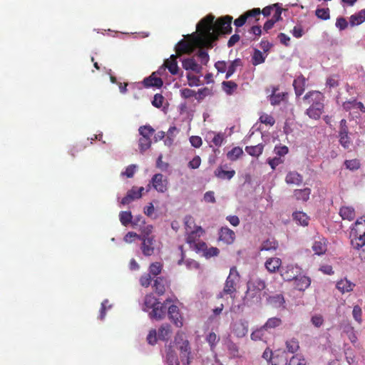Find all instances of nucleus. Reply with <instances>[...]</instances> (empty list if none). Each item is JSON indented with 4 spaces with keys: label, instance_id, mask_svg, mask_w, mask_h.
Here are the masks:
<instances>
[{
    "label": "nucleus",
    "instance_id": "obj_1",
    "mask_svg": "<svg viewBox=\"0 0 365 365\" xmlns=\"http://www.w3.org/2000/svg\"><path fill=\"white\" fill-rule=\"evenodd\" d=\"M215 16L212 14L203 18L197 24V30L200 36L196 39V45L202 48H211L219 34H228L232 31V17L225 16L214 22Z\"/></svg>",
    "mask_w": 365,
    "mask_h": 365
},
{
    "label": "nucleus",
    "instance_id": "obj_2",
    "mask_svg": "<svg viewBox=\"0 0 365 365\" xmlns=\"http://www.w3.org/2000/svg\"><path fill=\"white\" fill-rule=\"evenodd\" d=\"M324 96L322 93L312 91L306 93L303 97L304 101L310 104L305 113L312 119L318 120L324 111Z\"/></svg>",
    "mask_w": 365,
    "mask_h": 365
},
{
    "label": "nucleus",
    "instance_id": "obj_3",
    "mask_svg": "<svg viewBox=\"0 0 365 365\" xmlns=\"http://www.w3.org/2000/svg\"><path fill=\"white\" fill-rule=\"evenodd\" d=\"M167 299L164 303L158 302L157 299L153 294H148L145 297L143 310L148 312L150 319H161L166 314Z\"/></svg>",
    "mask_w": 365,
    "mask_h": 365
},
{
    "label": "nucleus",
    "instance_id": "obj_4",
    "mask_svg": "<svg viewBox=\"0 0 365 365\" xmlns=\"http://www.w3.org/2000/svg\"><path fill=\"white\" fill-rule=\"evenodd\" d=\"M351 235L355 237V240H351L354 248L359 250L365 245V217L356 220L351 230Z\"/></svg>",
    "mask_w": 365,
    "mask_h": 365
},
{
    "label": "nucleus",
    "instance_id": "obj_5",
    "mask_svg": "<svg viewBox=\"0 0 365 365\" xmlns=\"http://www.w3.org/2000/svg\"><path fill=\"white\" fill-rule=\"evenodd\" d=\"M240 280V275L236 269L233 267L230 268V274L227 277L225 286L222 292L218 295L219 297H222L223 294H232L236 292V285Z\"/></svg>",
    "mask_w": 365,
    "mask_h": 365
},
{
    "label": "nucleus",
    "instance_id": "obj_6",
    "mask_svg": "<svg viewBox=\"0 0 365 365\" xmlns=\"http://www.w3.org/2000/svg\"><path fill=\"white\" fill-rule=\"evenodd\" d=\"M175 341L176 342L178 349L180 351L181 361L184 365L190 364V346L187 339H184L182 334H177Z\"/></svg>",
    "mask_w": 365,
    "mask_h": 365
},
{
    "label": "nucleus",
    "instance_id": "obj_7",
    "mask_svg": "<svg viewBox=\"0 0 365 365\" xmlns=\"http://www.w3.org/2000/svg\"><path fill=\"white\" fill-rule=\"evenodd\" d=\"M139 240L142 241L140 250L143 255L150 257L155 254L156 250V240L154 236H145L141 235Z\"/></svg>",
    "mask_w": 365,
    "mask_h": 365
},
{
    "label": "nucleus",
    "instance_id": "obj_8",
    "mask_svg": "<svg viewBox=\"0 0 365 365\" xmlns=\"http://www.w3.org/2000/svg\"><path fill=\"white\" fill-rule=\"evenodd\" d=\"M168 180L161 173L155 174L150 180L149 185L158 192L164 193L168 189Z\"/></svg>",
    "mask_w": 365,
    "mask_h": 365
},
{
    "label": "nucleus",
    "instance_id": "obj_9",
    "mask_svg": "<svg viewBox=\"0 0 365 365\" xmlns=\"http://www.w3.org/2000/svg\"><path fill=\"white\" fill-rule=\"evenodd\" d=\"M340 328L342 332L347 336L351 344L355 347L359 348L360 344L357 343V332L355 331L351 324L349 321L343 322L340 324Z\"/></svg>",
    "mask_w": 365,
    "mask_h": 365
},
{
    "label": "nucleus",
    "instance_id": "obj_10",
    "mask_svg": "<svg viewBox=\"0 0 365 365\" xmlns=\"http://www.w3.org/2000/svg\"><path fill=\"white\" fill-rule=\"evenodd\" d=\"M261 301V294L247 288V292L243 297V304L245 306L252 307L258 305Z\"/></svg>",
    "mask_w": 365,
    "mask_h": 365
},
{
    "label": "nucleus",
    "instance_id": "obj_11",
    "mask_svg": "<svg viewBox=\"0 0 365 365\" xmlns=\"http://www.w3.org/2000/svg\"><path fill=\"white\" fill-rule=\"evenodd\" d=\"M301 274V269L292 264L287 265L281 271V276L285 281L294 280Z\"/></svg>",
    "mask_w": 365,
    "mask_h": 365
},
{
    "label": "nucleus",
    "instance_id": "obj_12",
    "mask_svg": "<svg viewBox=\"0 0 365 365\" xmlns=\"http://www.w3.org/2000/svg\"><path fill=\"white\" fill-rule=\"evenodd\" d=\"M144 190L143 187H133L128 191L126 195L122 199L120 203L122 205H128L132 201L139 199L142 196V192Z\"/></svg>",
    "mask_w": 365,
    "mask_h": 365
},
{
    "label": "nucleus",
    "instance_id": "obj_13",
    "mask_svg": "<svg viewBox=\"0 0 365 365\" xmlns=\"http://www.w3.org/2000/svg\"><path fill=\"white\" fill-rule=\"evenodd\" d=\"M248 327V322L245 319H240L233 324V334L238 338H242L247 334Z\"/></svg>",
    "mask_w": 365,
    "mask_h": 365
},
{
    "label": "nucleus",
    "instance_id": "obj_14",
    "mask_svg": "<svg viewBox=\"0 0 365 365\" xmlns=\"http://www.w3.org/2000/svg\"><path fill=\"white\" fill-rule=\"evenodd\" d=\"M167 309L170 319L177 327H181L182 326V317L179 312L178 307L175 305H171Z\"/></svg>",
    "mask_w": 365,
    "mask_h": 365
},
{
    "label": "nucleus",
    "instance_id": "obj_15",
    "mask_svg": "<svg viewBox=\"0 0 365 365\" xmlns=\"http://www.w3.org/2000/svg\"><path fill=\"white\" fill-rule=\"evenodd\" d=\"M312 248L315 255H324L327 249V240L324 237H318L317 239L314 240Z\"/></svg>",
    "mask_w": 365,
    "mask_h": 365
},
{
    "label": "nucleus",
    "instance_id": "obj_16",
    "mask_svg": "<svg viewBox=\"0 0 365 365\" xmlns=\"http://www.w3.org/2000/svg\"><path fill=\"white\" fill-rule=\"evenodd\" d=\"M175 49L177 56L185 53L190 54L193 51L192 43L185 40L180 41L175 46Z\"/></svg>",
    "mask_w": 365,
    "mask_h": 365
},
{
    "label": "nucleus",
    "instance_id": "obj_17",
    "mask_svg": "<svg viewBox=\"0 0 365 365\" xmlns=\"http://www.w3.org/2000/svg\"><path fill=\"white\" fill-rule=\"evenodd\" d=\"M204 232L202 227H195V229L185 232V240L187 244L192 245L197 241L198 238Z\"/></svg>",
    "mask_w": 365,
    "mask_h": 365
},
{
    "label": "nucleus",
    "instance_id": "obj_18",
    "mask_svg": "<svg viewBox=\"0 0 365 365\" xmlns=\"http://www.w3.org/2000/svg\"><path fill=\"white\" fill-rule=\"evenodd\" d=\"M311 280L308 277L301 274L294 280V285L299 291H304L309 287Z\"/></svg>",
    "mask_w": 365,
    "mask_h": 365
},
{
    "label": "nucleus",
    "instance_id": "obj_19",
    "mask_svg": "<svg viewBox=\"0 0 365 365\" xmlns=\"http://www.w3.org/2000/svg\"><path fill=\"white\" fill-rule=\"evenodd\" d=\"M219 235L220 240L225 242L227 244L232 243L235 236V232L227 227H222L220 229Z\"/></svg>",
    "mask_w": 365,
    "mask_h": 365
},
{
    "label": "nucleus",
    "instance_id": "obj_20",
    "mask_svg": "<svg viewBox=\"0 0 365 365\" xmlns=\"http://www.w3.org/2000/svg\"><path fill=\"white\" fill-rule=\"evenodd\" d=\"M282 264L281 259L278 257H271L266 260L264 266L270 273L276 272Z\"/></svg>",
    "mask_w": 365,
    "mask_h": 365
},
{
    "label": "nucleus",
    "instance_id": "obj_21",
    "mask_svg": "<svg viewBox=\"0 0 365 365\" xmlns=\"http://www.w3.org/2000/svg\"><path fill=\"white\" fill-rule=\"evenodd\" d=\"M306 84V78L300 75L297 76L293 82L295 94L297 96H300L304 91Z\"/></svg>",
    "mask_w": 365,
    "mask_h": 365
},
{
    "label": "nucleus",
    "instance_id": "obj_22",
    "mask_svg": "<svg viewBox=\"0 0 365 365\" xmlns=\"http://www.w3.org/2000/svg\"><path fill=\"white\" fill-rule=\"evenodd\" d=\"M177 55H171L170 58L165 61V66L167 67L170 73L173 75H176L178 73L179 68L177 62Z\"/></svg>",
    "mask_w": 365,
    "mask_h": 365
},
{
    "label": "nucleus",
    "instance_id": "obj_23",
    "mask_svg": "<svg viewBox=\"0 0 365 365\" xmlns=\"http://www.w3.org/2000/svg\"><path fill=\"white\" fill-rule=\"evenodd\" d=\"M265 287L266 284L264 281L259 278L250 280L247 283V288L259 294H261V292L264 289Z\"/></svg>",
    "mask_w": 365,
    "mask_h": 365
},
{
    "label": "nucleus",
    "instance_id": "obj_24",
    "mask_svg": "<svg viewBox=\"0 0 365 365\" xmlns=\"http://www.w3.org/2000/svg\"><path fill=\"white\" fill-rule=\"evenodd\" d=\"M267 302L269 304L275 308L284 307L285 303L284 297L281 294H275L271 295L267 298Z\"/></svg>",
    "mask_w": 365,
    "mask_h": 365
},
{
    "label": "nucleus",
    "instance_id": "obj_25",
    "mask_svg": "<svg viewBox=\"0 0 365 365\" xmlns=\"http://www.w3.org/2000/svg\"><path fill=\"white\" fill-rule=\"evenodd\" d=\"M143 83L145 87L160 88L163 82L160 78L155 76V73H153L151 76L144 79Z\"/></svg>",
    "mask_w": 365,
    "mask_h": 365
},
{
    "label": "nucleus",
    "instance_id": "obj_26",
    "mask_svg": "<svg viewBox=\"0 0 365 365\" xmlns=\"http://www.w3.org/2000/svg\"><path fill=\"white\" fill-rule=\"evenodd\" d=\"M285 181L287 184H294L299 185L303 181L302 176L296 171L289 172L285 178Z\"/></svg>",
    "mask_w": 365,
    "mask_h": 365
},
{
    "label": "nucleus",
    "instance_id": "obj_27",
    "mask_svg": "<svg viewBox=\"0 0 365 365\" xmlns=\"http://www.w3.org/2000/svg\"><path fill=\"white\" fill-rule=\"evenodd\" d=\"M278 91V88L273 87L272 93L269 96V101L272 106H277L280 104L284 100V97L286 96L285 93H277Z\"/></svg>",
    "mask_w": 365,
    "mask_h": 365
},
{
    "label": "nucleus",
    "instance_id": "obj_28",
    "mask_svg": "<svg viewBox=\"0 0 365 365\" xmlns=\"http://www.w3.org/2000/svg\"><path fill=\"white\" fill-rule=\"evenodd\" d=\"M235 175V171L234 170H225L222 167L217 168L215 170V175L222 180H231Z\"/></svg>",
    "mask_w": 365,
    "mask_h": 365
},
{
    "label": "nucleus",
    "instance_id": "obj_29",
    "mask_svg": "<svg viewBox=\"0 0 365 365\" xmlns=\"http://www.w3.org/2000/svg\"><path fill=\"white\" fill-rule=\"evenodd\" d=\"M339 215L343 220L351 221L355 217V210L352 207L344 206L341 207Z\"/></svg>",
    "mask_w": 365,
    "mask_h": 365
},
{
    "label": "nucleus",
    "instance_id": "obj_30",
    "mask_svg": "<svg viewBox=\"0 0 365 365\" xmlns=\"http://www.w3.org/2000/svg\"><path fill=\"white\" fill-rule=\"evenodd\" d=\"M354 286L355 284L347 279H341L336 283V288L342 294L352 291Z\"/></svg>",
    "mask_w": 365,
    "mask_h": 365
},
{
    "label": "nucleus",
    "instance_id": "obj_31",
    "mask_svg": "<svg viewBox=\"0 0 365 365\" xmlns=\"http://www.w3.org/2000/svg\"><path fill=\"white\" fill-rule=\"evenodd\" d=\"M171 329L169 324H163L158 329V339L162 341H168L170 337Z\"/></svg>",
    "mask_w": 365,
    "mask_h": 365
},
{
    "label": "nucleus",
    "instance_id": "obj_32",
    "mask_svg": "<svg viewBox=\"0 0 365 365\" xmlns=\"http://www.w3.org/2000/svg\"><path fill=\"white\" fill-rule=\"evenodd\" d=\"M365 21V9L361 10L359 12L353 14L349 18V23L351 26H358Z\"/></svg>",
    "mask_w": 365,
    "mask_h": 365
},
{
    "label": "nucleus",
    "instance_id": "obj_33",
    "mask_svg": "<svg viewBox=\"0 0 365 365\" xmlns=\"http://www.w3.org/2000/svg\"><path fill=\"white\" fill-rule=\"evenodd\" d=\"M165 360L168 365H180L178 356L170 346L166 349Z\"/></svg>",
    "mask_w": 365,
    "mask_h": 365
},
{
    "label": "nucleus",
    "instance_id": "obj_34",
    "mask_svg": "<svg viewBox=\"0 0 365 365\" xmlns=\"http://www.w3.org/2000/svg\"><path fill=\"white\" fill-rule=\"evenodd\" d=\"M286 351L290 354L296 353L299 349V341L295 338L288 339L285 342Z\"/></svg>",
    "mask_w": 365,
    "mask_h": 365
},
{
    "label": "nucleus",
    "instance_id": "obj_35",
    "mask_svg": "<svg viewBox=\"0 0 365 365\" xmlns=\"http://www.w3.org/2000/svg\"><path fill=\"white\" fill-rule=\"evenodd\" d=\"M282 319L279 317H272L267 320L265 324L263 325V329H265L267 331L277 328L282 324Z\"/></svg>",
    "mask_w": 365,
    "mask_h": 365
},
{
    "label": "nucleus",
    "instance_id": "obj_36",
    "mask_svg": "<svg viewBox=\"0 0 365 365\" xmlns=\"http://www.w3.org/2000/svg\"><path fill=\"white\" fill-rule=\"evenodd\" d=\"M264 145L259 143L254 146H246L245 151L252 156L258 157L262 153Z\"/></svg>",
    "mask_w": 365,
    "mask_h": 365
},
{
    "label": "nucleus",
    "instance_id": "obj_37",
    "mask_svg": "<svg viewBox=\"0 0 365 365\" xmlns=\"http://www.w3.org/2000/svg\"><path fill=\"white\" fill-rule=\"evenodd\" d=\"M166 280L162 277H157L154 281V287L156 293L162 295L165 292Z\"/></svg>",
    "mask_w": 365,
    "mask_h": 365
},
{
    "label": "nucleus",
    "instance_id": "obj_38",
    "mask_svg": "<svg viewBox=\"0 0 365 365\" xmlns=\"http://www.w3.org/2000/svg\"><path fill=\"white\" fill-rule=\"evenodd\" d=\"M278 247V242L272 240H267L264 241L260 247L261 251H272L277 250Z\"/></svg>",
    "mask_w": 365,
    "mask_h": 365
},
{
    "label": "nucleus",
    "instance_id": "obj_39",
    "mask_svg": "<svg viewBox=\"0 0 365 365\" xmlns=\"http://www.w3.org/2000/svg\"><path fill=\"white\" fill-rule=\"evenodd\" d=\"M119 219L123 225L127 226L132 223L133 215L130 211H121L119 214Z\"/></svg>",
    "mask_w": 365,
    "mask_h": 365
},
{
    "label": "nucleus",
    "instance_id": "obj_40",
    "mask_svg": "<svg viewBox=\"0 0 365 365\" xmlns=\"http://www.w3.org/2000/svg\"><path fill=\"white\" fill-rule=\"evenodd\" d=\"M311 190L309 188H304L302 190H296L294 191V196L297 200L307 201L309 198Z\"/></svg>",
    "mask_w": 365,
    "mask_h": 365
},
{
    "label": "nucleus",
    "instance_id": "obj_41",
    "mask_svg": "<svg viewBox=\"0 0 365 365\" xmlns=\"http://www.w3.org/2000/svg\"><path fill=\"white\" fill-rule=\"evenodd\" d=\"M224 134L219 133H215V132L210 133L207 138H210L211 142L216 146H220L223 141Z\"/></svg>",
    "mask_w": 365,
    "mask_h": 365
},
{
    "label": "nucleus",
    "instance_id": "obj_42",
    "mask_svg": "<svg viewBox=\"0 0 365 365\" xmlns=\"http://www.w3.org/2000/svg\"><path fill=\"white\" fill-rule=\"evenodd\" d=\"M294 219L301 225L305 226L308 225L309 217L302 212H297L293 214Z\"/></svg>",
    "mask_w": 365,
    "mask_h": 365
},
{
    "label": "nucleus",
    "instance_id": "obj_43",
    "mask_svg": "<svg viewBox=\"0 0 365 365\" xmlns=\"http://www.w3.org/2000/svg\"><path fill=\"white\" fill-rule=\"evenodd\" d=\"M264 60L265 56L263 55V53L259 50L255 49L252 58V64L257 66L258 64L264 63Z\"/></svg>",
    "mask_w": 365,
    "mask_h": 365
},
{
    "label": "nucleus",
    "instance_id": "obj_44",
    "mask_svg": "<svg viewBox=\"0 0 365 365\" xmlns=\"http://www.w3.org/2000/svg\"><path fill=\"white\" fill-rule=\"evenodd\" d=\"M243 154V150L240 147H235L227 154V158L232 160H236Z\"/></svg>",
    "mask_w": 365,
    "mask_h": 365
},
{
    "label": "nucleus",
    "instance_id": "obj_45",
    "mask_svg": "<svg viewBox=\"0 0 365 365\" xmlns=\"http://www.w3.org/2000/svg\"><path fill=\"white\" fill-rule=\"evenodd\" d=\"M184 224L185 232L193 230L195 229V227H199L198 225H195L193 217L190 215H186L184 217Z\"/></svg>",
    "mask_w": 365,
    "mask_h": 365
},
{
    "label": "nucleus",
    "instance_id": "obj_46",
    "mask_svg": "<svg viewBox=\"0 0 365 365\" xmlns=\"http://www.w3.org/2000/svg\"><path fill=\"white\" fill-rule=\"evenodd\" d=\"M197 63L193 58H183L182 61V68L186 71H192L194 69Z\"/></svg>",
    "mask_w": 365,
    "mask_h": 365
},
{
    "label": "nucleus",
    "instance_id": "obj_47",
    "mask_svg": "<svg viewBox=\"0 0 365 365\" xmlns=\"http://www.w3.org/2000/svg\"><path fill=\"white\" fill-rule=\"evenodd\" d=\"M140 134L142 135L141 138H150V136L154 133V129L150 125L140 126L138 129Z\"/></svg>",
    "mask_w": 365,
    "mask_h": 365
},
{
    "label": "nucleus",
    "instance_id": "obj_48",
    "mask_svg": "<svg viewBox=\"0 0 365 365\" xmlns=\"http://www.w3.org/2000/svg\"><path fill=\"white\" fill-rule=\"evenodd\" d=\"M222 85L223 87V90L228 95H231L233 93V91L237 88V83L231 81H223Z\"/></svg>",
    "mask_w": 365,
    "mask_h": 365
},
{
    "label": "nucleus",
    "instance_id": "obj_49",
    "mask_svg": "<svg viewBox=\"0 0 365 365\" xmlns=\"http://www.w3.org/2000/svg\"><path fill=\"white\" fill-rule=\"evenodd\" d=\"M289 365H306L304 357L302 354L294 355L289 361Z\"/></svg>",
    "mask_w": 365,
    "mask_h": 365
},
{
    "label": "nucleus",
    "instance_id": "obj_50",
    "mask_svg": "<svg viewBox=\"0 0 365 365\" xmlns=\"http://www.w3.org/2000/svg\"><path fill=\"white\" fill-rule=\"evenodd\" d=\"M316 16L322 20H328L330 18L329 9L328 8H318L315 11Z\"/></svg>",
    "mask_w": 365,
    "mask_h": 365
},
{
    "label": "nucleus",
    "instance_id": "obj_51",
    "mask_svg": "<svg viewBox=\"0 0 365 365\" xmlns=\"http://www.w3.org/2000/svg\"><path fill=\"white\" fill-rule=\"evenodd\" d=\"M352 316L354 320L359 324H361L362 323V310L361 308L359 305H355L353 307L352 310Z\"/></svg>",
    "mask_w": 365,
    "mask_h": 365
},
{
    "label": "nucleus",
    "instance_id": "obj_52",
    "mask_svg": "<svg viewBox=\"0 0 365 365\" xmlns=\"http://www.w3.org/2000/svg\"><path fill=\"white\" fill-rule=\"evenodd\" d=\"M280 15V13H276L271 19L267 20L264 24V30L266 31L270 30L274 26V24L279 20Z\"/></svg>",
    "mask_w": 365,
    "mask_h": 365
},
{
    "label": "nucleus",
    "instance_id": "obj_53",
    "mask_svg": "<svg viewBox=\"0 0 365 365\" xmlns=\"http://www.w3.org/2000/svg\"><path fill=\"white\" fill-rule=\"evenodd\" d=\"M151 145V140L150 138H140L138 141V146L140 153L145 152L146 150H148Z\"/></svg>",
    "mask_w": 365,
    "mask_h": 365
},
{
    "label": "nucleus",
    "instance_id": "obj_54",
    "mask_svg": "<svg viewBox=\"0 0 365 365\" xmlns=\"http://www.w3.org/2000/svg\"><path fill=\"white\" fill-rule=\"evenodd\" d=\"M267 331L265 329H263V326L260 328L253 331L251 334V339L254 341L261 340L264 336V333Z\"/></svg>",
    "mask_w": 365,
    "mask_h": 365
},
{
    "label": "nucleus",
    "instance_id": "obj_55",
    "mask_svg": "<svg viewBox=\"0 0 365 365\" xmlns=\"http://www.w3.org/2000/svg\"><path fill=\"white\" fill-rule=\"evenodd\" d=\"M182 264H185L187 269H197L199 267L198 263L196 261L191 259H187L185 261L183 258L180 259L178 261V264L181 265Z\"/></svg>",
    "mask_w": 365,
    "mask_h": 365
},
{
    "label": "nucleus",
    "instance_id": "obj_56",
    "mask_svg": "<svg viewBox=\"0 0 365 365\" xmlns=\"http://www.w3.org/2000/svg\"><path fill=\"white\" fill-rule=\"evenodd\" d=\"M339 143L344 148H349L351 143V140L349 136V134L339 135Z\"/></svg>",
    "mask_w": 365,
    "mask_h": 365
},
{
    "label": "nucleus",
    "instance_id": "obj_57",
    "mask_svg": "<svg viewBox=\"0 0 365 365\" xmlns=\"http://www.w3.org/2000/svg\"><path fill=\"white\" fill-rule=\"evenodd\" d=\"M207 341L209 343L211 349L212 350L215 345L220 340V338L214 332H210L206 337Z\"/></svg>",
    "mask_w": 365,
    "mask_h": 365
},
{
    "label": "nucleus",
    "instance_id": "obj_58",
    "mask_svg": "<svg viewBox=\"0 0 365 365\" xmlns=\"http://www.w3.org/2000/svg\"><path fill=\"white\" fill-rule=\"evenodd\" d=\"M137 168H138L137 165H135V164L130 165L125 168V171L121 173V175L126 176L127 178H132L134 175Z\"/></svg>",
    "mask_w": 365,
    "mask_h": 365
},
{
    "label": "nucleus",
    "instance_id": "obj_59",
    "mask_svg": "<svg viewBox=\"0 0 365 365\" xmlns=\"http://www.w3.org/2000/svg\"><path fill=\"white\" fill-rule=\"evenodd\" d=\"M162 269V265L160 262H154L150 265L149 272L150 274L157 276L160 273Z\"/></svg>",
    "mask_w": 365,
    "mask_h": 365
},
{
    "label": "nucleus",
    "instance_id": "obj_60",
    "mask_svg": "<svg viewBox=\"0 0 365 365\" xmlns=\"http://www.w3.org/2000/svg\"><path fill=\"white\" fill-rule=\"evenodd\" d=\"M190 247L194 250H195L197 252H203V254H205V250L207 249L206 243L201 241L195 242Z\"/></svg>",
    "mask_w": 365,
    "mask_h": 365
},
{
    "label": "nucleus",
    "instance_id": "obj_61",
    "mask_svg": "<svg viewBox=\"0 0 365 365\" xmlns=\"http://www.w3.org/2000/svg\"><path fill=\"white\" fill-rule=\"evenodd\" d=\"M274 152L278 157L281 158L287 155L289 152V148L286 145H276Z\"/></svg>",
    "mask_w": 365,
    "mask_h": 365
},
{
    "label": "nucleus",
    "instance_id": "obj_62",
    "mask_svg": "<svg viewBox=\"0 0 365 365\" xmlns=\"http://www.w3.org/2000/svg\"><path fill=\"white\" fill-rule=\"evenodd\" d=\"M163 101L164 97L161 94L157 93L153 97L152 105L155 108H160L162 107Z\"/></svg>",
    "mask_w": 365,
    "mask_h": 365
},
{
    "label": "nucleus",
    "instance_id": "obj_63",
    "mask_svg": "<svg viewBox=\"0 0 365 365\" xmlns=\"http://www.w3.org/2000/svg\"><path fill=\"white\" fill-rule=\"evenodd\" d=\"M284 160L279 157H274V158H268L267 163L270 165L272 170H275L277 166L283 163Z\"/></svg>",
    "mask_w": 365,
    "mask_h": 365
},
{
    "label": "nucleus",
    "instance_id": "obj_64",
    "mask_svg": "<svg viewBox=\"0 0 365 365\" xmlns=\"http://www.w3.org/2000/svg\"><path fill=\"white\" fill-rule=\"evenodd\" d=\"M197 55L199 57L201 63L203 65H207L210 59L208 53L205 51L200 49L197 52Z\"/></svg>",
    "mask_w": 365,
    "mask_h": 365
}]
</instances>
